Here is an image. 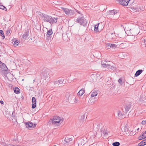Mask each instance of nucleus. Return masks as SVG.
Segmentation results:
<instances>
[{
  "instance_id": "nucleus-1",
  "label": "nucleus",
  "mask_w": 146,
  "mask_h": 146,
  "mask_svg": "<svg viewBox=\"0 0 146 146\" xmlns=\"http://www.w3.org/2000/svg\"><path fill=\"white\" fill-rule=\"evenodd\" d=\"M39 15L42 17V19L43 21L49 22L51 25L57 22V18L52 17L50 16L41 12L39 13Z\"/></svg>"
},
{
  "instance_id": "nucleus-2",
  "label": "nucleus",
  "mask_w": 146,
  "mask_h": 146,
  "mask_svg": "<svg viewBox=\"0 0 146 146\" xmlns=\"http://www.w3.org/2000/svg\"><path fill=\"white\" fill-rule=\"evenodd\" d=\"M76 22L83 26H86L87 25V21L83 17L78 18L77 19Z\"/></svg>"
},
{
  "instance_id": "nucleus-3",
  "label": "nucleus",
  "mask_w": 146,
  "mask_h": 146,
  "mask_svg": "<svg viewBox=\"0 0 146 146\" xmlns=\"http://www.w3.org/2000/svg\"><path fill=\"white\" fill-rule=\"evenodd\" d=\"M132 0H119L118 2L119 4L124 6H126L128 5H130L132 3Z\"/></svg>"
},
{
  "instance_id": "nucleus-4",
  "label": "nucleus",
  "mask_w": 146,
  "mask_h": 146,
  "mask_svg": "<svg viewBox=\"0 0 146 146\" xmlns=\"http://www.w3.org/2000/svg\"><path fill=\"white\" fill-rule=\"evenodd\" d=\"M50 70L48 69L42 70L41 73V75L45 78H49L50 77Z\"/></svg>"
},
{
  "instance_id": "nucleus-5",
  "label": "nucleus",
  "mask_w": 146,
  "mask_h": 146,
  "mask_svg": "<svg viewBox=\"0 0 146 146\" xmlns=\"http://www.w3.org/2000/svg\"><path fill=\"white\" fill-rule=\"evenodd\" d=\"M62 9L65 14L69 16H72L74 14V12L72 10L65 8H62Z\"/></svg>"
},
{
  "instance_id": "nucleus-6",
  "label": "nucleus",
  "mask_w": 146,
  "mask_h": 146,
  "mask_svg": "<svg viewBox=\"0 0 146 146\" xmlns=\"http://www.w3.org/2000/svg\"><path fill=\"white\" fill-rule=\"evenodd\" d=\"M121 130L124 134L129 135L130 133V131L128 130V125L127 124L122 127Z\"/></svg>"
},
{
  "instance_id": "nucleus-7",
  "label": "nucleus",
  "mask_w": 146,
  "mask_h": 146,
  "mask_svg": "<svg viewBox=\"0 0 146 146\" xmlns=\"http://www.w3.org/2000/svg\"><path fill=\"white\" fill-rule=\"evenodd\" d=\"M139 33H138V32L136 33V34L134 33L133 34L134 35H132L131 36H130L128 37V40L129 42H133L134 41L136 40V37H135V35H137Z\"/></svg>"
},
{
  "instance_id": "nucleus-8",
  "label": "nucleus",
  "mask_w": 146,
  "mask_h": 146,
  "mask_svg": "<svg viewBox=\"0 0 146 146\" xmlns=\"http://www.w3.org/2000/svg\"><path fill=\"white\" fill-rule=\"evenodd\" d=\"M26 127L28 128H34L36 126V125L35 124H33L32 122H28L25 123Z\"/></svg>"
},
{
  "instance_id": "nucleus-9",
  "label": "nucleus",
  "mask_w": 146,
  "mask_h": 146,
  "mask_svg": "<svg viewBox=\"0 0 146 146\" xmlns=\"http://www.w3.org/2000/svg\"><path fill=\"white\" fill-rule=\"evenodd\" d=\"M64 80L63 78L60 79L54 82V84L56 86L62 84Z\"/></svg>"
},
{
  "instance_id": "nucleus-10",
  "label": "nucleus",
  "mask_w": 146,
  "mask_h": 146,
  "mask_svg": "<svg viewBox=\"0 0 146 146\" xmlns=\"http://www.w3.org/2000/svg\"><path fill=\"white\" fill-rule=\"evenodd\" d=\"M106 48L108 49H110V48H115L116 47V45L111 44L110 43H107L106 44Z\"/></svg>"
},
{
  "instance_id": "nucleus-11",
  "label": "nucleus",
  "mask_w": 146,
  "mask_h": 146,
  "mask_svg": "<svg viewBox=\"0 0 146 146\" xmlns=\"http://www.w3.org/2000/svg\"><path fill=\"white\" fill-rule=\"evenodd\" d=\"M72 97L73 99H75V98L74 96L72 95H70L69 92L66 93L65 98L67 100H68V101L70 100V102L71 101V100L72 99L71 98Z\"/></svg>"
},
{
  "instance_id": "nucleus-12",
  "label": "nucleus",
  "mask_w": 146,
  "mask_h": 146,
  "mask_svg": "<svg viewBox=\"0 0 146 146\" xmlns=\"http://www.w3.org/2000/svg\"><path fill=\"white\" fill-rule=\"evenodd\" d=\"M52 34V29H50L49 30H48L47 34H46V36L47 37V39L48 40L50 39V36Z\"/></svg>"
},
{
  "instance_id": "nucleus-13",
  "label": "nucleus",
  "mask_w": 146,
  "mask_h": 146,
  "mask_svg": "<svg viewBox=\"0 0 146 146\" xmlns=\"http://www.w3.org/2000/svg\"><path fill=\"white\" fill-rule=\"evenodd\" d=\"M141 10L139 7H131V8L130 11L132 12H136L139 11Z\"/></svg>"
},
{
  "instance_id": "nucleus-14",
  "label": "nucleus",
  "mask_w": 146,
  "mask_h": 146,
  "mask_svg": "<svg viewBox=\"0 0 146 146\" xmlns=\"http://www.w3.org/2000/svg\"><path fill=\"white\" fill-rule=\"evenodd\" d=\"M51 120L53 124L56 125H59L60 122V119H57V121H55L56 119L54 118H53Z\"/></svg>"
},
{
  "instance_id": "nucleus-15",
  "label": "nucleus",
  "mask_w": 146,
  "mask_h": 146,
  "mask_svg": "<svg viewBox=\"0 0 146 146\" xmlns=\"http://www.w3.org/2000/svg\"><path fill=\"white\" fill-rule=\"evenodd\" d=\"M0 67L3 70L6 71L7 70V68L5 64L1 61L0 62Z\"/></svg>"
},
{
  "instance_id": "nucleus-16",
  "label": "nucleus",
  "mask_w": 146,
  "mask_h": 146,
  "mask_svg": "<svg viewBox=\"0 0 146 146\" xmlns=\"http://www.w3.org/2000/svg\"><path fill=\"white\" fill-rule=\"evenodd\" d=\"M33 104H32V108H35L36 106V100L35 97H33L32 98Z\"/></svg>"
},
{
  "instance_id": "nucleus-17",
  "label": "nucleus",
  "mask_w": 146,
  "mask_h": 146,
  "mask_svg": "<svg viewBox=\"0 0 146 146\" xmlns=\"http://www.w3.org/2000/svg\"><path fill=\"white\" fill-rule=\"evenodd\" d=\"M90 99L89 100L88 103L91 104H93L97 100V99L95 97L94 98H90Z\"/></svg>"
},
{
  "instance_id": "nucleus-18",
  "label": "nucleus",
  "mask_w": 146,
  "mask_h": 146,
  "mask_svg": "<svg viewBox=\"0 0 146 146\" xmlns=\"http://www.w3.org/2000/svg\"><path fill=\"white\" fill-rule=\"evenodd\" d=\"M29 31L25 30L24 33L22 36V37L25 40L29 36Z\"/></svg>"
},
{
  "instance_id": "nucleus-19",
  "label": "nucleus",
  "mask_w": 146,
  "mask_h": 146,
  "mask_svg": "<svg viewBox=\"0 0 146 146\" xmlns=\"http://www.w3.org/2000/svg\"><path fill=\"white\" fill-rule=\"evenodd\" d=\"M78 146H82L84 143V140L82 139H79L78 141Z\"/></svg>"
},
{
  "instance_id": "nucleus-20",
  "label": "nucleus",
  "mask_w": 146,
  "mask_h": 146,
  "mask_svg": "<svg viewBox=\"0 0 146 146\" xmlns=\"http://www.w3.org/2000/svg\"><path fill=\"white\" fill-rule=\"evenodd\" d=\"M91 98H93L94 96H96L97 95L98 93L95 90L92 91L90 93Z\"/></svg>"
},
{
  "instance_id": "nucleus-21",
  "label": "nucleus",
  "mask_w": 146,
  "mask_h": 146,
  "mask_svg": "<svg viewBox=\"0 0 146 146\" xmlns=\"http://www.w3.org/2000/svg\"><path fill=\"white\" fill-rule=\"evenodd\" d=\"M143 72L142 70H137L136 72L135 75V77H137L140 75Z\"/></svg>"
},
{
  "instance_id": "nucleus-22",
  "label": "nucleus",
  "mask_w": 146,
  "mask_h": 146,
  "mask_svg": "<svg viewBox=\"0 0 146 146\" xmlns=\"http://www.w3.org/2000/svg\"><path fill=\"white\" fill-rule=\"evenodd\" d=\"M85 92L84 89H82L80 90L78 93V95L80 96H82Z\"/></svg>"
},
{
  "instance_id": "nucleus-23",
  "label": "nucleus",
  "mask_w": 146,
  "mask_h": 146,
  "mask_svg": "<svg viewBox=\"0 0 146 146\" xmlns=\"http://www.w3.org/2000/svg\"><path fill=\"white\" fill-rule=\"evenodd\" d=\"M14 92L16 94H18L20 92V90L17 87H15L13 88Z\"/></svg>"
},
{
  "instance_id": "nucleus-24",
  "label": "nucleus",
  "mask_w": 146,
  "mask_h": 146,
  "mask_svg": "<svg viewBox=\"0 0 146 146\" xmlns=\"http://www.w3.org/2000/svg\"><path fill=\"white\" fill-rule=\"evenodd\" d=\"M131 104H128L126 105L125 106V110L127 111H128L131 108Z\"/></svg>"
},
{
  "instance_id": "nucleus-25",
  "label": "nucleus",
  "mask_w": 146,
  "mask_h": 146,
  "mask_svg": "<svg viewBox=\"0 0 146 146\" xmlns=\"http://www.w3.org/2000/svg\"><path fill=\"white\" fill-rule=\"evenodd\" d=\"M146 140H143L138 144L139 146H143L146 145Z\"/></svg>"
},
{
  "instance_id": "nucleus-26",
  "label": "nucleus",
  "mask_w": 146,
  "mask_h": 146,
  "mask_svg": "<svg viewBox=\"0 0 146 146\" xmlns=\"http://www.w3.org/2000/svg\"><path fill=\"white\" fill-rule=\"evenodd\" d=\"M72 139L68 137H66L64 140V141L66 143H68L71 141H72Z\"/></svg>"
},
{
  "instance_id": "nucleus-27",
  "label": "nucleus",
  "mask_w": 146,
  "mask_h": 146,
  "mask_svg": "<svg viewBox=\"0 0 146 146\" xmlns=\"http://www.w3.org/2000/svg\"><path fill=\"white\" fill-rule=\"evenodd\" d=\"M115 11L114 10L109 11V12H108V15H114L115 13Z\"/></svg>"
},
{
  "instance_id": "nucleus-28",
  "label": "nucleus",
  "mask_w": 146,
  "mask_h": 146,
  "mask_svg": "<svg viewBox=\"0 0 146 146\" xmlns=\"http://www.w3.org/2000/svg\"><path fill=\"white\" fill-rule=\"evenodd\" d=\"M118 115L120 117L122 118L123 117V115L120 111H119L118 113Z\"/></svg>"
},
{
  "instance_id": "nucleus-29",
  "label": "nucleus",
  "mask_w": 146,
  "mask_h": 146,
  "mask_svg": "<svg viewBox=\"0 0 146 146\" xmlns=\"http://www.w3.org/2000/svg\"><path fill=\"white\" fill-rule=\"evenodd\" d=\"M120 145V143L118 142H115L112 143V145L113 146H119Z\"/></svg>"
},
{
  "instance_id": "nucleus-30",
  "label": "nucleus",
  "mask_w": 146,
  "mask_h": 146,
  "mask_svg": "<svg viewBox=\"0 0 146 146\" xmlns=\"http://www.w3.org/2000/svg\"><path fill=\"white\" fill-rule=\"evenodd\" d=\"M85 117L86 116L85 115H83L81 117V118L80 120L81 122H82L84 121Z\"/></svg>"
},
{
  "instance_id": "nucleus-31",
  "label": "nucleus",
  "mask_w": 146,
  "mask_h": 146,
  "mask_svg": "<svg viewBox=\"0 0 146 146\" xmlns=\"http://www.w3.org/2000/svg\"><path fill=\"white\" fill-rule=\"evenodd\" d=\"M0 9L6 11V8L3 5H0Z\"/></svg>"
},
{
  "instance_id": "nucleus-32",
  "label": "nucleus",
  "mask_w": 146,
  "mask_h": 146,
  "mask_svg": "<svg viewBox=\"0 0 146 146\" xmlns=\"http://www.w3.org/2000/svg\"><path fill=\"white\" fill-rule=\"evenodd\" d=\"M19 41L18 40H15L13 43V45L15 46H16L18 45Z\"/></svg>"
},
{
  "instance_id": "nucleus-33",
  "label": "nucleus",
  "mask_w": 146,
  "mask_h": 146,
  "mask_svg": "<svg viewBox=\"0 0 146 146\" xmlns=\"http://www.w3.org/2000/svg\"><path fill=\"white\" fill-rule=\"evenodd\" d=\"M110 69L111 70L113 71H115L116 70V67L112 66H111H111Z\"/></svg>"
},
{
  "instance_id": "nucleus-34",
  "label": "nucleus",
  "mask_w": 146,
  "mask_h": 146,
  "mask_svg": "<svg viewBox=\"0 0 146 146\" xmlns=\"http://www.w3.org/2000/svg\"><path fill=\"white\" fill-rule=\"evenodd\" d=\"M98 26L97 25H95L94 27V31L96 32H98Z\"/></svg>"
},
{
  "instance_id": "nucleus-35",
  "label": "nucleus",
  "mask_w": 146,
  "mask_h": 146,
  "mask_svg": "<svg viewBox=\"0 0 146 146\" xmlns=\"http://www.w3.org/2000/svg\"><path fill=\"white\" fill-rule=\"evenodd\" d=\"M0 34L3 37V38H5V36L4 35L3 31L2 30H0Z\"/></svg>"
},
{
  "instance_id": "nucleus-36",
  "label": "nucleus",
  "mask_w": 146,
  "mask_h": 146,
  "mask_svg": "<svg viewBox=\"0 0 146 146\" xmlns=\"http://www.w3.org/2000/svg\"><path fill=\"white\" fill-rule=\"evenodd\" d=\"M118 82H119L120 85H121L123 83L122 80L121 78L119 79Z\"/></svg>"
},
{
  "instance_id": "nucleus-37",
  "label": "nucleus",
  "mask_w": 146,
  "mask_h": 146,
  "mask_svg": "<svg viewBox=\"0 0 146 146\" xmlns=\"http://www.w3.org/2000/svg\"><path fill=\"white\" fill-rule=\"evenodd\" d=\"M53 118H54L55 119H56V120H55V121H57V119H60V117H59V116H57L54 117Z\"/></svg>"
},
{
  "instance_id": "nucleus-38",
  "label": "nucleus",
  "mask_w": 146,
  "mask_h": 146,
  "mask_svg": "<svg viewBox=\"0 0 146 146\" xmlns=\"http://www.w3.org/2000/svg\"><path fill=\"white\" fill-rule=\"evenodd\" d=\"M144 137L143 136V135H140L138 139L139 140H141L144 139Z\"/></svg>"
},
{
  "instance_id": "nucleus-39",
  "label": "nucleus",
  "mask_w": 146,
  "mask_h": 146,
  "mask_svg": "<svg viewBox=\"0 0 146 146\" xmlns=\"http://www.w3.org/2000/svg\"><path fill=\"white\" fill-rule=\"evenodd\" d=\"M108 64H104L103 63H102V66L104 67H106V66H107V65Z\"/></svg>"
},
{
  "instance_id": "nucleus-40",
  "label": "nucleus",
  "mask_w": 146,
  "mask_h": 146,
  "mask_svg": "<svg viewBox=\"0 0 146 146\" xmlns=\"http://www.w3.org/2000/svg\"><path fill=\"white\" fill-rule=\"evenodd\" d=\"M10 31H11L10 30V29H8L7 31V32H6L7 35H8L9 34V33L10 32Z\"/></svg>"
},
{
  "instance_id": "nucleus-41",
  "label": "nucleus",
  "mask_w": 146,
  "mask_h": 146,
  "mask_svg": "<svg viewBox=\"0 0 146 146\" xmlns=\"http://www.w3.org/2000/svg\"><path fill=\"white\" fill-rule=\"evenodd\" d=\"M142 135H143V136L144 137V138H145L146 137V131L145 132L143 133Z\"/></svg>"
},
{
  "instance_id": "nucleus-42",
  "label": "nucleus",
  "mask_w": 146,
  "mask_h": 146,
  "mask_svg": "<svg viewBox=\"0 0 146 146\" xmlns=\"http://www.w3.org/2000/svg\"><path fill=\"white\" fill-rule=\"evenodd\" d=\"M117 45H120L121 44H123L122 43H121V42H117Z\"/></svg>"
},
{
  "instance_id": "nucleus-43",
  "label": "nucleus",
  "mask_w": 146,
  "mask_h": 146,
  "mask_svg": "<svg viewBox=\"0 0 146 146\" xmlns=\"http://www.w3.org/2000/svg\"><path fill=\"white\" fill-rule=\"evenodd\" d=\"M141 123L143 125H145L146 124V121H143L141 122Z\"/></svg>"
},
{
  "instance_id": "nucleus-44",
  "label": "nucleus",
  "mask_w": 146,
  "mask_h": 146,
  "mask_svg": "<svg viewBox=\"0 0 146 146\" xmlns=\"http://www.w3.org/2000/svg\"><path fill=\"white\" fill-rule=\"evenodd\" d=\"M111 65L109 64H108L107 66H106V67L107 68L109 69L111 67Z\"/></svg>"
},
{
  "instance_id": "nucleus-45",
  "label": "nucleus",
  "mask_w": 146,
  "mask_h": 146,
  "mask_svg": "<svg viewBox=\"0 0 146 146\" xmlns=\"http://www.w3.org/2000/svg\"><path fill=\"white\" fill-rule=\"evenodd\" d=\"M144 42L145 44V47H146V39H144Z\"/></svg>"
},
{
  "instance_id": "nucleus-46",
  "label": "nucleus",
  "mask_w": 146,
  "mask_h": 146,
  "mask_svg": "<svg viewBox=\"0 0 146 146\" xmlns=\"http://www.w3.org/2000/svg\"><path fill=\"white\" fill-rule=\"evenodd\" d=\"M12 144H7L6 146H12Z\"/></svg>"
},
{
  "instance_id": "nucleus-47",
  "label": "nucleus",
  "mask_w": 146,
  "mask_h": 146,
  "mask_svg": "<svg viewBox=\"0 0 146 146\" xmlns=\"http://www.w3.org/2000/svg\"><path fill=\"white\" fill-rule=\"evenodd\" d=\"M75 10L77 13H78L79 14H80V12H79V11H78V10L76 9H75Z\"/></svg>"
},
{
  "instance_id": "nucleus-48",
  "label": "nucleus",
  "mask_w": 146,
  "mask_h": 146,
  "mask_svg": "<svg viewBox=\"0 0 146 146\" xmlns=\"http://www.w3.org/2000/svg\"><path fill=\"white\" fill-rule=\"evenodd\" d=\"M0 103L1 104H3V103H4V102H3V101L1 100V101H0Z\"/></svg>"
},
{
  "instance_id": "nucleus-49",
  "label": "nucleus",
  "mask_w": 146,
  "mask_h": 146,
  "mask_svg": "<svg viewBox=\"0 0 146 146\" xmlns=\"http://www.w3.org/2000/svg\"><path fill=\"white\" fill-rule=\"evenodd\" d=\"M12 146H19L17 145H12Z\"/></svg>"
},
{
  "instance_id": "nucleus-50",
  "label": "nucleus",
  "mask_w": 146,
  "mask_h": 146,
  "mask_svg": "<svg viewBox=\"0 0 146 146\" xmlns=\"http://www.w3.org/2000/svg\"><path fill=\"white\" fill-rule=\"evenodd\" d=\"M15 121H16V122H17V119L15 118Z\"/></svg>"
},
{
  "instance_id": "nucleus-51",
  "label": "nucleus",
  "mask_w": 146,
  "mask_h": 146,
  "mask_svg": "<svg viewBox=\"0 0 146 146\" xmlns=\"http://www.w3.org/2000/svg\"><path fill=\"white\" fill-rule=\"evenodd\" d=\"M129 31H130V32H133V31L132 30L130 29Z\"/></svg>"
},
{
  "instance_id": "nucleus-52",
  "label": "nucleus",
  "mask_w": 146,
  "mask_h": 146,
  "mask_svg": "<svg viewBox=\"0 0 146 146\" xmlns=\"http://www.w3.org/2000/svg\"><path fill=\"white\" fill-rule=\"evenodd\" d=\"M16 139H13V141H16Z\"/></svg>"
},
{
  "instance_id": "nucleus-53",
  "label": "nucleus",
  "mask_w": 146,
  "mask_h": 146,
  "mask_svg": "<svg viewBox=\"0 0 146 146\" xmlns=\"http://www.w3.org/2000/svg\"><path fill=\"white\" fill-rule=\"evenodd\" d=\"M111 35H114V34H113V33H112L111 34Z\"/></svg>"
},
{
  "instance_id": "nucleus-54",
  "label": "nucleus",
  "mask_w": 146,
  "mask_h": 146,
  "mask_svg": "<svg viewBox=\"0 0 146 146\" xmlns=\"http://www.w3.org/2000/svg\"><path fill=\"white\" fill-rule=\"evenodd\" d=\"M137 130L138 131V130H139V128H138V129H137Z\"/></svg>"
},
{
  "instance_id": "nucleus-55",
  "label": "nucleus",
  "mask_w": 146,
  "mask_h": 146,
  "mask_svg": "<svg viewBox=\"0 0 146 146\" xmlns=\"http://www.w3.org/2000/svg\"><path fill=\"white\" fill-rule=\"evenodd\" d=\"M145 99H146V96L145 97Z\"/></svg>"
},
{
  "instance_id": "nucleus-56",
  "label": "nucleus",
  "mask_w": 146,
  "mask_h": 146,
  "mask_svg": "<svg viewBox=\"0 0 146 146\" xmlns=\"http://www.w3.org/2000/svg\"><path fill=\"white\" fill-rule=\"evenodd\" d=\"M54 146H56V145H54Z\"/></svg>"
}]
</instances>
